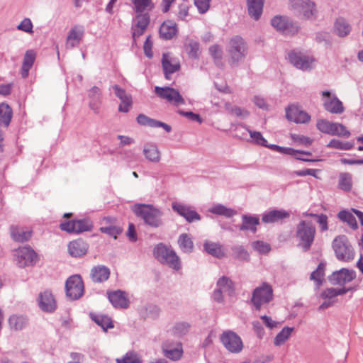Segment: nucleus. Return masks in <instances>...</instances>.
I'll return each mask as SVG.
<instances>
[{
  "label": "nucleus",
  "mask_w": 363,
  "mask_h": 363,
  "mask_svg": "<svg viewBox=\"0 0 363 363\" xmlns=\"http://www.w3.org/2000/svg\"><path fill=\"white\" fill-rule=\"evenodd\" d=\"M133 211L145 224L152 228H159L163 225L162 211L152 205L135 204Z\"/></svg>",
  "instance_id": "f257e3e1"
},
{
  "label": "nucleus",
  "mask_w": 363,
  "mask_h": 363,
  "mask_svg": "<svg viewBox=\"0 0 363 363\" xmlns=\"http://www.w3.org/2000/svg\"><path fill=\"white\" fill-rule=\"evenodd\" d=\"M316 233V229L311 220H301L296 227V238L298 247L304 252L310 250Z\"/></svg>",
  "instance_id": "f03ea898"
},
{
  "label": "nucleus",
  "mask_w": 363,
  "mask_h": 363,
  "mask_svg": "<svg viewBox=\"0 0 363 363\" xmlns=\"http://www.w3.org/2000/svg\"><path fill=\"white\" fill-rule=\"evenodd\" d=\"M227 53L229 65L237 66L247 55V46L245 41L240 36L232 38L228 44Z\"/></svg>",
  "instance_id": "7ed1b4c3"
},
{
  "label": "nucleus",
  "mask_w": 363,
  "mask_h": 363,
  "mask_svg": "<svg viewBox=\"0 0 363 363\" xmlns=\"http://www.w3.org/2000/svg\"><path fill=\"white\" fill-rule=\"evenodd\" d=\"M154 255L160 262L174 270L178 271L182 267L180 259L176 252L162 243L155 247Z\"/></svg>",
  "instance_id": "20e7f679"
},
{
  "label": "nucleus",
  "mask_w": 363,
  "mask_h": 363,
  "mask_svg": "<svg viewBox=\"0 0 363 363\" xmlns=\"http://www.w3.org/2000/svg\"><path fill=\"white\" fill-rule=\"evenodd\" d=\"M333 247L338 259L345 262L353 259L354 250L345 235L335 238L333 242Z\"/></svg>",
  "instance_id": "39448f33"
},
{
  "label": "nucleus",
  "mask_w": 363,
  "mask_h": 363,
  "mask_svg": "<svg viewBox=\"0 0 363 363\" xmlns=\"http://www.w3.org/2000/svg\"><path fill=\"white\" fill-rule=\"evenodd\" d=\"M293 13L301 19H311L315 14V4L311 0H290Z\"/></svg>",
  "instance_id": "423d86ee"
},
{
  "label": "nucleus",
  "mask_w": 363,
  "mask_h": 363,
  "mask_svg": "<svg viewBox=\"0 0 363 363\" xmlns=\"http://www.w3.org/2000/svg\"><path fill=\"white\" fill-rule=\"evenodd\" d=\"M273 299V289L271 285L263 283L255 289L251 299L256 310L259 311L262 306L269 303Z\"/></svg>",
  "instance_id": "0eeeda50"
},
{
  "label": "nucleus",
  "mask_w": 363,
  "mask_h": 363,
  "mask_svg": "<svg viewBox=\"0 0 363 363\" xmlns=\"http://www.w3.org/2000/svg\"><path fill=\"white\" fill-rule=\"evenodd\" d=\"M272 26L284 35H294L298 33L300 27L298 23L284 16H276L271 20Z\"/></svg>",
  "instance_id": "6e6552de"
},
{
  "label": "nucleus",
  "mask_w": 363,
  "mask_h": 363,
  "mask_svg": "<svg viewBox=\"0 0 363 363\" xmlns=\"http://www.w3.org/2000/svg\"><path fill=\"white\" fill-rule=\"evenodd\" d=\"M220 340L223 347L230 353L238 354L243 349L241 337L232 330H225L220 335Z\"/></svg>",
  "instance_id": "1a4fd4ad"
},
{
  "label": "nucleus",
  "mask_w": 363,
  "mask_h": 363,
  "mask_svg": "<svg viewBox=\"0 0 363 363\" xmlns=\"http://www.w3.org/2000/svg\"><path fill=\"white\" fill-rule=\"evenodd\" d=\"M288 57L290 62L295 67L303 71L311 70L315 65L316 60L313 56L300 52H291Z\"/></svg>",
  "instance_id": "9d476101"
},
{
  "label": "nucleus",
  "mask_w": 363,
  "mask_h": 363,
  "mask_svg": "<svg viewBox=\"0 0 363 363\" xmlns=\"http://www.w3.org/2000/svg\"><path fill=\"white\" fill-rule=\"evenodd\" d=\"M67 296L71 300L79 298L84 294V283L79 275L69 277L65 283Z\"/></svg>",
  "instance_id": "9b49d317"
},
{
  "label": "nucleus",
  "mask_w": 363,
  "mask_h": 363,
  "mask_svg": "<svg viewBox=\"0 0 363 363\" xmlns=\"http://www.w3.org/2000/svg\"><path fill=\"white\" fill-rule=\"evenodd\" d=\"M155 91L160 98L166 99L176 106L185 104V101L182 95L174 88L155 86Z\"/></svg>",
  "instance_id": "f8f14e48"
},
{
  "label": "nucleus",
  "mask_w": 363,
  "mask_h": 363,
  "mask_svg": "<svg viewBox=\"0 0 363 363\" xmlns=\"http://www.w3.org/2000/svg\"><path fill=\"white\" fill-rule=\"evenodd\" d=\"M323 106L332 113L340 114L344 111L342 103L328 91H322Z\"/></svg>",
  "instance_id": "ddd939ff"
},
{
  "label": "nucleus",
  "mask_w": 363,
  "mask_h": 363,
  "mask_svg": "<svg viewBox=\"0 0 363 363\" xmlns=\"http://www.w3.org/2000/svg\"><path fill=\"white\" fill-rule=\"evenodd\" d=\"M172 208L174 212L184 218L189 223L201 220L200 215L190 206L182 203L173 202L172 203Z\"/></svg>",
  "instance_id": "4468645a"
},
{
  "label": "nucleus",
  "mask_w": 363,
  "mask_h": 363,
  "mask_svg": "<svg viewBox=\"0 0 363 363\" xmlns=\"http://www.w3.org/2000/svg\"><path fill=\"white\" fill-rule=\"evenodd\" d=\"M356 277L354 270L342 268L338 271L334 272L329 277L331 284L334 285L343 286L347 283L352 281Z\"/></svg>",
  "instance_id": "2eb2a0df"
},
{
  "label": "nucleus",
  "mask_w": 363,
  "mask_h": 363,
  "mask_svg": "<svg viewBox=\"0 0 363 363\" xmlns=\"http://www.w3.org/2000/svg\"><path fill=\"white\" fill-rule=\"evenodd\" d=\"M14 255L18 265L24 267L33 262L35 252L30 247L25 246L16 250Z\"/></svg>",
  "instance_id": "dca6fc26"
},
{
  "label": "nucleus",
  "mask_w": 363,
  "mask_h": 363,
  "mask_svg": "<svg viewBox=\"0 0 363 363\" xmlns=\"http://www.w3.org/2000/svg\"><path fill=\"white\" fill-rule=\"evenodd\" d=\"M38 305L42 311L47 313H52L57 308V303L54 296L48 290L40 294Z\"/></svg>",
  "instance_id": "f3484780"
},
{
  "label": "nucleus",
  "mask_w": 363,
  "mask_h": 363,
  "mask_svg": "<svg viewBox=\"0 0 363 363\" xmlns=\"http://www.w3.org/2000/svg\"><path fill=\"white\" fill-rule=\"evenodd\" d=\"M286 117L290 121L296 123H306L311 117L306 112L295 106H291L286 110Z\"/></svg>",
  "instance_id": "a211bd4d"
},
{
  "label": "nucleus",
  "mask_w": 363,
  "mask_h": 363,
  "mask_svg": "<svg viewBox=\"0 0 363 363\" xmlns=\"http://www.w3.org/2000/svg\"><path fill=\"white\" fill-rule=\"evenodd\" d=\"M162 350L164 356L172 360L179 359L183 353L182 344L178 342H164L162 345Z\"/></svg>",
  "instance_id": "6ab92c4d"
},
{
  "label": "nucleus",
  "mask_w": 363,
  "mask_h": 363,
  "mask_svg": "<svg viewBox=\"0 0 363 363\" xmlns=\"http://www.w3.org/2000/svg\"><path fill=\"white\" fill-rule=\"evenodd\" d=\"M290 217V213L284 209L270 210L262 215V220L264 223L281 222Z\"/></svg>",
  "instance_id": "aec40b11"
},
{
  "label": "nucleus",
  "mask_w": 363,
  "mask_h": 363,
  "mask_svg": "<svg viewBox=\"0 0 363 363\" xmlns=\"http://www.w3.org/2000/svg\"><path fill=\"white\" fill-rule=\"evenodd\" d=\"M108 298L115 308H127L129 306L126 294L121 290L108 292Z\"/></svg>",
  "instance_id": "412c9836"
},
{
  "label": "nucleus",
  "mask_w": 363,
  "mask_h": 363,
  "mask_svg": "<svg viewBox=\"0 0 363 363\" xmlns=\"http://www.w3.org/2000/svg\"><path fill=\"white\" fill-rule=\"evenodd\" d=\"M162 65L165 78L170 79V74L176 72L180 69V64L175 58H172L167 53L163 54Z\"/></svg>",
  "instance_id": "4be33fe9"
},
{
  "label": "nucleus",
  "mask_w": 363,
  "mask_h": 363,
  "mask_svg": "<svg viewBox=\"0 0 363 363\" xmlns=\"http://www.w3.org/2000/svg\"><path fill=\"white\" fill-rule=\"evenodd\" d=\"M84 35V30L81 26H74L69 30L66 38V48L72 49L79 45Z\"/></svg>",
  "instance_id": "5701e85b"
},
{
  "label": "nucleus",
  "mask_w": 363,
  "mask_h": 363,
  "mask_svg": "<svg viewBox=\"0 0 363 363\" xmlns=\"http://www.w3.org/2000/svg\"><path fill=\"white\" fill-rule=\"evenodd\" d=\"M88 248V244L82 239L73 240L68 245V252L74 257H80L84 255L87 252Z\"/></svg>",
  "instance_id": "b1692460"
},
{
  "label": "nucleus",
  "mask_w": 363,
  "mask_h": 363,
  "mask_svg": "<svg viewBox=\"0 0 363 363\" xmlns=\"http://www.w3.org/2000/svg\"><path fill=\"white\" fill-rule=\"evenodd\" d=\"M89 108L95 113H99L101 104V92L99 87L93 86L89 91Z\"/></svg>",
  "instance_id": "393cba45"
},
{
  "label": "nucleus",
  "mask_w": 363,
  "mask_h": 363,
  "mask_svg": "<svg viewBox=\"0 0 363 363\" xmlns=\"http://www.w3.org/2000/svg\"><path fill=\"white\" fill-rule=\"evenodd\" d=\"M137 121L142 125H146L152 128H163L166 132L169 133L172 130V128L167 123L163 122L150 118L145 114H139L137 117Z\"/></svg>",
  "instance_id": "a878e982"
},
{
  "label": "nucleus",
  "mask_w": 363,
  "mask_h": 363,
  "mask_svg": "<svg viewBox=\"0 0 363 363\" xmlns=\"http://www.w3.org/2000/svg\"><path fill=\"white\" fill-rule=\"evenodd\" d=\"M90 276L94 282L101 283L108 279L110 270L104 265H98L91 269Z\"/></svg>",
  "instance_id": "bb28decb"
},
{
  "label": "nucleus",
  "mask_w": 363,
  "mask_h": 363,
  "mask_svg": "<svg viewBox=\"0 0 363 363\" xmlns=\"http://www.w3.org/2000/svg\"><path fill=\"white\" fill-rule=\"evenodd\" d=\"M36 58V52L33 50H28L23 57L22 67H21V76L23 78H26L28 76L29 70L33 67Z\"/></svg>",
  "instance_id": "cd10ccee"
},
{
  "label": "nucleus",
  "mask_w": 363,
  "mask_h": 363,
  "mask_svg": "<svg viewBox=\"0 0 363 363\" xmlns=\"http://www.w3.org/2000/svg\"><path fill=\"white\" fill-rule=\"evenodd\" d=\"M184 49L190 58L197 59L199 57L201 51L200 44L198 41L186 38L184 43Z\"/></svg>",
  "instance_id": "c85d7f7f"
},
{
  "label": "nucleus",
  "mask_w": 363,
  "mask_h": 363,
  "mask_svg": "<svg viewBox=\"0 0 363 363\" xmlns=\"http://www.w3.org/2000/svg\"><path fill=\"white\" fill-rule=\"evenodd\" d=\"M10 232L12 239L16 242H26L31 237V231L17 225L11 226Z\"/></svg>",
  "instance_id": "c756f323"
},
{
  "label": "nucleus",
  "mask_w": 363,
  "mask_h": 363,
  "mask_svg": "<svg viewBox=\"0 0 363 363\" xmlns=\"http://www.w3.org/2000/svg\"><path fill=\"white\" fill-rule=\"evenodd\" d=\"M177 25L172 21H164L160 28V37L165 40L172 39L177 34Z\"/></svg>",
  "instance_id": "7c9ffc66"
},
{
  "label": "nucleus",
  "mask_w": 363,
  "mask_h": 363,
  "mask_svg": "<svg viewBox=\"0 0 363 363\" xmlns=\"http://www.w3.org/2000/svg\"><path fill=\"white\" fill-rule=\"evenodd\" d=\"M143 155L151 162L157 163L160 160V152L154 143H147L144 145Z\"/></svg>",
  "instance_id": "2f4dec72"
},
{
  "label": "nucleus",
  "mask_w": 363,
  "mask_h": 363,
  "mask_svg": "<svg viewBox=\"0 0 363 363\" xmlns=\"http://www.w3.org/2000/svg\"><path fill=\"white\" fill-rule=\"evenodd\" d=\"M242 224L240 226V230H250L252 233L257 231V225L259 224V219L257 216L242 215Z\"/></svg>",
  "instance_id": "473e14b6"
},
{
  "label": "nucleus",
  "mask_w": 363,
  "mask_h": 363,
  "mask_svg": "<svg viewBox=\"0 0 363 363\" xmlns=\"http://www.w3.org/2000/svg\"><path fill=\"white\" fill-rule=\"evenodd\" d=\"M203 247L208 254L216 258H222L225 256L223 246L218 242L207 240L204 242Z\"/></svg>",
  "instance_id": "72a5a7b5"
},
{
  "label": "nucleus",
  "mask_w": 363,
  "mask_h": 363,
  "mask_svg": "<svg viewBox=\"0 0 363 363\" xmlns=\"http://www.w3.org/2000/svg\"><path fill=\"white\" fill-rule=\"evenodd\" d=\"M8 322L11 330L18 331L26 327L28 319L23 315H12L9 317Z\"/></svg>",
  "instance_id": "f704fd0d"
},
{
  "label": "nucleus",
  "mask_w": 363,
  "mask_h": 363,
  "mask_svg": "<svg viewBox=\"0 0 363 363\" xmlns=\"http://www.w3.org/2000/svg\"><path fill=\"white\" fill-rule=\"evenodd\" d=\"M263 4V0H247L249 15L255 20L259 19L262 13Z\"/></svg>",
  "instance_id": "c9c22d12"
},
{
  "label": "nucleus",
  "mask_w": 363,
  "mask_h": 363,
  "mask_svg": "<svg viewBox=\"0 0 363 363\" xmlns=\"http://www.w3.org/2000/svg\"><path fill=\"white\" fill-rule=\"evenodd\" d=\"M13 111L11 108L6 103L0 104V126L7 128L11 121Z\"/></svg>",
  "instance_id": "e433bc0d"
},
{
  "label": "nucleus",
  "mask_w": 363,
  "mask_h": 363,
  "mask_svg": "<svg viewBox=\"0 0 363 363\" xmlns=\"http://www.w3.org/2000/svg\"><path fill=\"white\" fill-rule=\"evenodd\" d=\"M217 287L225 294L229 296L234 295L235 288L231 280L226 277H222L217 281Z\"/></svg>",
  "instance_id": "4c0bfd02"
},
{
  "label": "nucleus",
  "mask_w": 363,
  "mask_h": 363,
  "mask_svg": "<svg viewBox=\"0 0 363 363\" xmlns=\"http://www.w3.org/2000/svg\"><path fill=\"white\" fill-rule=\"evenodd\" d=\"M294 330L293 327L283 328L274 339V345L277 347L283 345L289 339Z\"/></svg>",
  "instance_id": "58836bf2"
},
{
  "label": "nucleus",
  "mask_w": 363,
  "mask_h": 363,
  "mask_svg": "<svg viewBox=\"0 0 363 363\" xmlns=\"http://www.w3.org/2000/svg\"><path fill=\"white\" fill-rule=\"evenodd\" d=\"M209 212L219 216H223L226 218H231L236 214V211L232 208H227L224 205L217 203L211 207Z\"/></svg>",
  "instance_id": "ea45409f"
},
{
  "label": "nucleus",
  "mask_w": 363,
  "mask_h": 363,
  "mask_svg": "<svg viewBox=\"0 0 363 363\" xmlns=\"http://www.w3.org/2000/svg\"><path fill=\"white\" fill-rule=\"evenodd\" d=\"M351 30V27L348 22L342 18H339L335 23V32L340 37L347 35Z\"/></svg>",
  "instance_id": "a19ab883"
},
{
  "label": "nucleus",
  "mask_w": 363,
  "mask_h": 363,
  "mask_svg": "<svg viewBox=\"0 0 363 363\" xmlns=\"http://www.w3.org/2000/svg\"><path fill=\"white\" fill-rule=\"evenodd\" d=\"M352 187V177L348 172H342L339 175L338 188L344 191H350Z\"/></svg>",
  "instance_id": "79ce46f5"
},
{
  "label": "nucleus",
  "mask_w": 363,
  "mask_h": 363,
  "mask_svg": "<svg viewBox=\"0 0 363 363\" xmlns=\"http://www.w3.org/2000/svg\"><path fill=\"white\" fill-rule=\"evenodd\" d=\"M134 5V10L142 14L144 11H149L153 9L155 4L152 0H131Z\"/></svg>",
  "instance_id": "37998d69"
},
{
  "label": "nucleus",
  "mask_w": 363,
  "mask_h": 363,
  "mask_svg": "<svg viewBox=\"0 0 363 363\" xmlns=\"http://www.w3.org/2000/svg\"><path fill=\"white\" fill-rule=\"evenodd\" d=\"M178 244L180 249L186 253H190L194 248V243L191 238L186 233L180 235L178 239Z\"/></svg>",
  "instance_id": "c03bdc74"
},
{
  "label": "nucleus",
  "mask_w": 363,
  "mask_h": 363,
  "mask_svg": "<svg viewBox=\"0 0 363 363\" xmlns=\"http://www.w3.org/2000/svg\"><path fill=\"white\" fill-rule=\"evenodd\" d=\"M224 107L230 113L240 118H246L250 115V112L247 109L233 106L229 102H226Z\"/></svg>",
  "instance_id": "a18cd8bd"
},
{
  "label": "nucleus",
  "mask_w": 363,
  "mask_h": 363,
  "mask_svg": "<svg viewBox=\"0 0 363 363\" xmlns=\"http://www.w3.org/2000/svg\"><path fill=\"white\" fill-rule=\"evenodd\" d=\"M209 53L211 56L213 57L215 64L218 66H223V52L221 46L215 44L209 48Z\"/></svg>",
  "instance_id": "49530a36"
},
{
  "label": "nucleus",
  "mask_w": 363,
  "mask_h": 363,
  "mask_svg": "<svg viewBox=\"0 0 363 363\" xmlns=\"http://www.w3.org/2000/svg\"><path fill=\"white\" fill-rule=\"evenodd\" d=\"M91 319L104 330L108 328H113V325L111 318L106 315H91Z\"/></svg>",
  "instance_id": "de8ad7c7"
},
{
  "label": "nucleus",
  "mask_w": 363,
  "mask_h": 363,
  "mask_svg": "<svg viewBox=\"0 0 363 363\" xmlns=\"http://www.w3.org/2000/svg\"><path fill=\"white\" fill-rule=\"evenodd\" d=\"M338 218L347 223L352 229L357 228V223L355 217L350 211L343 210L338 213Z\"/></svg>",
  "instance_id": "09e8293b"
},
{
  "label": "nucleus",
  "mask_w": 363,
  "mask_h": 363,
  "mask_svg": "<svg viewBox=\"0 0 363 363\" xmlns=\"http://www.w3.org/2000/svg\"><path fill=\"white\" fill-rule=\"evenodd\" d=\"M117 363H141L140 355L134 351H129L121 358L116 359Z\"/></svg>",
  "instance_id": "8fccbe9b"
},
{
  "label": "nucleus",
  "mask_w": 363,
  "mask_h": 363,
  "mask_svg": "<svg viewBox=\"0 0 363 363\" xmlns=\"http://www.w3.org/2000/svg\"><path fill=\"white\" fill-rule=\"evenodd\" d=\"M329 135L348 138L350 135V133L343 125L338 123H333Z\"/></svg>",
  "instance_id": "3c124183"
},
{
  "label": "nucleus",
  "mask_w": 363,
  "mask_h": 363,
  "mask_svg": "<svg viewBox=\"0 0 363 363\" xmlns=\"http://www.w3.org/2000/svg\"><path fill=\"white\" fill-rule=\"evenodd\" d=\"M324 277V266L320 264L316 270L313 271L311 274V279L315 282L316 289H319L323 283Z\"/></svg>",
  "instance_id": "603ef678"
},
{
  "label": "nucleus",
  "mask_w": 363,
  "mask_h": 363,
  "mask_svg": "<svg viewBox=\"0 0 363 363\" xmlns=\"http://www.w3.org/2000/svg\"><path fill=\"white\" fill-rule=\"evenodd\" d=\"M233 257L240 261H249L250 255L242 246L232 247Z\"/></svg>",
  "instance_id": "864d4df0"
},
{
  "label": "nucleus",
  "mask_w": 363,
  "mask_h": 363,
  "mask_svg": "<svg viewBox=\"0 0 363 363\" xmlns=\"http://www.w3.org/2000/svg\"><path fill=\"white\" fill-rule=\"evenodd\" d=\"M190 325L186 322H179L174 324L172 328V333L175 336H182L186 335Z\"/></svg>",
  "instance_id": "5fc2aeb1"
},
{
  "label": "nucleus",
  "mask_w": 363,
  "mask_h": 363,
  "mask_svg": "<svg viewBox=\"0 0 363 363\" xmlns=\"http://www.w3.org/2000/svg\"><path fill=\"white\" fill-rule=\"evenodd\" d=\"M92 228V223L89 220H75V233L90 231Z\"/></svg>",
  "instance_id": "6e6d98bb"
},
{
  "label": "nucleus",
  "mask_w": 363,
  "mask_h": 363,
  "mask_svg": "<svg viewBox=\"0 0 363 363\" xmlns=\"http://www.w3.org/2000/svg\"><path fill=\"white\" fill-rule=\"evenodd\" d=\"M347 291H348V289L330 288L323 291L321 296L324 298H332L338 295L345 294Z\"/></svg>",
  "instance_id": "4d7b16f0"
},
{
  "label": "nucleus",
  "mask_w": 363,
  "mask_h": 363,
  "mask_svg": "<svg viewBox=\"0 0 363 363\" xmlns=\"http://www.w3.org/2000/svg\"><path fill=\"white\" fill-rule=\"evenodd\" d=\"M135 26L140 28V30H146L149 23H150V17L148 14H138L136 16L135 18Z\"/></svg>",
  "instance_id": "13d9d810"
},
{
  "label": "nucleus",
  "mask_w": 363,
  "mask_h": 363,
  "mask_svg": "<svg viewBox=\"0 0 363 363\" xmlns=\"http://www.w3.org/2000/svg\"><path fill=\"white\" fill-rule=\"evenodd\" d=\"M245 129L248 131L250 138L253 140L254 143L256 144L262 145V146H267V141L265 140V138L262 136L260 132L258 131H252L250 130L247 127L245 126Z\"/></svg>",
  "instance_id": "bf43d9fd"
},
{
  "label": "nucleus",
  "mask_w": 363,
  "mask_h": 363,
  "mask_svg": "<svg viewBox=\"0 0 363 363\" xmlns=\"http://www.w3.org/2000/svg\"><path fill=\"white\" fill-rule=\"evenodd\" d=\"M99 230L101 233L108 234L110 236L113 237L114 239H116L117 235L122 232V229L120 227H117L113 225H110L109 226L101 227Z\"/></svg>",
  "instance_id": "052dcab7"
},
{
  "label": "nucleus",
  "mask_w": 363,
  "mask_h": 363,
  "mask_svg": "<svg viewBox=\"0 0 363 363\" xmlns=\"http://www.w3.org/2000/svg\"><path fill=\"white\" fill-rule=\"evenodd\" d=\"M253 249L261 254H267L270 250V245L263 241H256L252 243Z\"/></svg>",
  "instance_id": "680f3d73"
},
{
  "label": "nucleus",
  "mask_w": 363,
  "mask_h": 363,
  "mask_svg": "<svg viewBox=\"0 0 363 363\" xmlns=\"http://www.w3.org/2000/svg\"><path fill=\"white\" fill-rule=\"evenodd\" d=\"M33 25L28 18H25L17 26V29L28 33H33Z\"/></svg>",
  "instance_id": "e2e57ef3"
},
{
  "label": "nucleus",
  "mask_w": 363,
  "mask_h": 363,
  "mask_svg": "<svg viewBox=\"0 0 363 363\" xmlns=\"http://www.w3.org/2000/svg\"><path fill=\"white\" fill-rule=\"evenodd\" d=\"M333 122L325 119H320L317 121L316 127L322 133L328 134L331 130Z\"/></svg>",
  "instance_id": "0e129e2a"
},
{
  "label": "nucleus",
  "mask_w": 363,
  "mask_h": 363,
  "mask_svg": "<svg viewBox=\"0 0 363 363\" xmlns=\"http://www.w3.org/2000/svg\"><path fill=\"white\" fill-rule=\"evenodd\" d=\"M328 147L340 150H350L352 145L349 143H343L339 140L333 139L328 143Z\"/></svg>",
  "instance_id": "69168bd1"
},
{
  "label": "nucleus",
  "mask_w": 363,
  "mask_h": 363,
  "mask_svg": "<svg viewBox=\"0 0 363 363\" xmlns=\"http://www.w3.org/2000/svg\"><path fill=\"white\" fill-rule=\"evenodd\" d=\"M112 89H113L116 96L119 98L121 101L127 100L131 98V96L128 94L124 89H121L118 85H113Z\"/></svg>",
  "instance_id": "338daca9"
},
{
  "label": "nucleus",
  "mask_w": 363,
  "mask_h": 363,
  "mask_svg": "<svg viewBox=\"0 0 363 363\" xmlns=\"http://www.w3.org/2000/svg\"><path fill=\"white\" fill-rule=\"evenodd\" d=\"M291 138L294 142L306 146L310 145L313 141L310 138L302 135H292Z\"/></svg>",
  "instance_id": "774afa93"
}]
</instances>
